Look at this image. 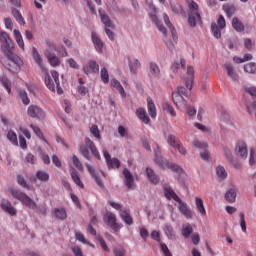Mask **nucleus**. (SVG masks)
Returning a JSON list of instances; mask_svg holds the SVG:
<instances>
[{
  "label": "nucleus",
  "mask_w": 256,
  "mask_h": 256,
  "mask_svg": "<svg viewBox=\"0 0 256 256\" xmlns=\"http://www.w3.org/2000/svg\"><path fill=\"white\" fill-rule=\"evenodd\" d=\"M0 41L4 43L1 46V51L6 55L7 60H1L2 65L10 71V73H19L21 71V65H23V60L17 54L13 53L15 46L13 45V40L9 37L6 32H0Z\"/></svg>",
  "instance_id": "nucleus-1"
},
{
  "label": "nucleus",
  "mask_w": 256,
  "mask_h": 256,
  "mask_svg": "<svg viewBox=\"0 0 256 256\" xmlns=\"http://www.w3.org/2000/svg\"><path fill=\"white\" fill-rule=\"evenodd\" d=\"M32 57L41 73L44 74V83L47 89H49V91H55V84L53 83V78L49 75V69H47V66L43 63V57H41V54H39V51H37L35 47L32 49Z\"/></svg>",
  "instance_id": "nucleus-2"
},
{
  "label": "nucleus",
  "mask_w": 256,
  "mask_h": 256,
  "mask_svg": "<svg viewBox=\"0 0 256 256\" xmlns=\"http://www.w3.org/2000/svg\"><path fill=\"white\" fill-rule=\"evenodd\" d=\"M154 153H155L154 161L156 165L160 167V169H162L163 171H165V169H170V171H174V173H178L179 175L183 173V169L181 166H179L176 163L169 162V160L161 156V148H159V145H157L156 149H154Z\"/></svg>",
  "instance_id": "nucleus-3"
},
{
  "label": "nucleus",
  "mask_w": 256,
  "mask_h": 256,
  "mask_svg": "<svg viewBox=\"0 0 256 256\" xmlns=\"http://www.w3.org/2000/svg\"><path fill=\"white\" fill-rule=\"evenodd\" d=\"M189 14H188V24L190 27H196L197 21H201V14H199V4L194 0H186Z\"/></svg>",
  "instance_id": "nucleus-4"
},
{
  "label": "nucleus",
  "mask_w": 256,
  "mask_h": 256,
  "mask_svg": "<svg viewBox=\"0 0 256 256\" xmlns=\"http://www.w3.org/2000/svg\"><path fill=\"white\" fill-rule=\"evenodd\" d=\"M10 193L14 199L22 202V205L28 207V209H37V203L31 199L27 194L17 189H10Z\"/></svg>",
  "instance_id": "nucleus-5"
},
{
  "label": "nucleus",
  "mask_w": 256,
  "mask_h": 256,
  "mask_svg": "<svg viewBox=\"0 0 256 256\" xmlns=\"http://www.w3.org/2000/svg\"><path fill=\"white\" fill-rule=\"evenodd\" d=\"M28 117L32 119H45V111L39 105L31 104L27 109Z\"/></svg>",
  "instance_id": "nucleus-6"
},
{
  "label": "nucleus",
  "mask_w": 256,
  "mask_h": 256,
  "mask_svg": "<svg viewBox=\"0 0 256 256\" xmlns=\"http://www.w3.org/2000/svg\"><path fill=\"white\" fill-rule=\"evenodd\" d=\"M104 223H106V225H108V227H111L115 233L119 232V230L121 229V225H119L117 223V217L115 216V214H113L112 212H107L104 215Z\"/></svg>",
  "instance_id": "nucleus-7"
},
{
  "label": "nucleus",
  "mask_w": 256,
  "mask_h": 256,
  "mask_svg": "<svg viewBox=\"0 0 256 256\" xmlns=\"http://www.w3.org/2000/svg\"><path fill=\"white\" fill-rule=\"evenodd\" d=\"M103 155L106 159L108 169H119L121 167V161L117 158H111V154L107 150H103Z\"/></svg>",
  "instance_id": "nucleus-8"
},
{
  "label": "nucleus",
  "mask_w": 256,
  "mask_h": 256,
  "mask_svg": "<svg viewBox=\"0 0 256 256\" xmlns=\"http://www.w3.org/2000/svg\"><path fill=\"white\" fill-rule=\"evenodd\" d=\"M176 203H178V209L181 215H183L186 219H193V211L189 209L187 203L183 202L181 198Z\"/></svg>",
  "instance_id": "nucleus-9"
},
{
  "label": "nucleus",
  "mask_w": 256,
  "mask_h": 256,
  "mask_svg": "<svg viewBox=\"0 0 256 256\" xmlns=\"http://www.w3.org/2000/svg\"><path fill=\"white\" fill-rule=\"evenodd\" d=\"M85 166L98 187H100V189H104L105 184H103V181L99 177V172L95 171V168H93V166H91L90 164H85Z\"/></svg>",
  "instance_id": "nucleus-10"
},
{
  "label": "nucleus",
  "mask_w": 256,
  "mask_h": 256,
  "mask_svg": "<svg viewBox=\"0 0 256 256\" xmlns=\"http://www.w3.org/2000/svg\"><path fill=\"white\" fill-rule=\"evenodd\" d=\"M44 55H45L49 65H51V67H59V65H61V59H59V57H57V55H55V53H53L49 50H45Z\"/></svg>",
  "instance_id": "nucleus-11"
},
{
  "label": "nucleus",
  "mask_w": 256,
  "mask_h": 256,
  "mask_svg": "<svg viewBox=\"0 0 256 256\" xmlns=\"http://www.w3.org/2000/svg\"><path fill=\"white\" fill-rule=\"evenodd\" d=\"M195 79V68L193 66L187 67V77L185 80L186 87L190 91L193 89V80Z\"/></svg>",
  "instance_id": "nucleus-12"
},
{
  "label": "nucleus",
  "mask_w": 256,
  "mask_h": 256,
  "mask_svg": "<svg viewBox=\"0 0 256 256\" xmlns=\"http://www.w3.org/2000/svg\"><path fill=\"white\" fill-rule=\"evenodd\" d=\"M150 18L152 23H154L159 30L160 33L163 35H167V28L161 24V21H159V18H157V9L154 8V14H150Z\"/></svg>",
  "instance_id": "nucleus-13"
},
{
  "label": "nucleus",
  "mask_w": 256,
  "mask_h": 256,
  "mask_svg": "<svg viewBox=\"0 0 256 256\" xmlns=\"http://www.w3.org/2000/svg\"><path fill=\"white\" fill-rule=\"evenodd\" d=\"M1 209H3V211L8 213V215H11L12 217H14V215H17V209H15V207H13V205H11V202H9V200L7 199H2Z\"/></svg>",
  "instance_id": "nucleus-14"
},
{
  "label": "nucleus",
  "mask_w": 256,
  "mask_h": 256,
  "mask_svg": "<svg viewBox=\"0 0 256 256\" xmlns=\"http://www.w3.org/2000/svg\"><path fill=\"white\" fill-rule=\"evenodd\" d=\"M235 153L240 155L242 159H247L248 151L247 144L244 141H239L235 147Z\"/></svg>",
  "instance_id": "nucleus-15"
},
{
  "label": "nucleus",
  "mask_w": 256,
  "mask_h": 256,
  "mask_svg": "<svg viewBox=\"0 0 256 256\" xmlns=\"http://www.w3.org/2000/svg\"><path fill=\"white\" fill-rule=\"evenodd\" d=\"M235 153L240 155L242 159H247L248 151L247 144L244 141H239L235 147Z\"/></svg>",
  "instance_id": "nucleus-16"
},
{
  "label": "nucleus",
  "mask_w": 256,
  "mask_h": 256,
  "mask_svg": "<svg viewBox=\"0 0 256 256\" xmlns=\"http://www.w3.org/2000/svg\"><path fill=\"white\" fill-rule=\"evenodd\" d=\"M83 71L86 75H91V73H99V64L95 60H90L88 65L83 67Z\"/></svg>",
  "instance_id": "nucleus-17"
},
{
  "label": "nucleus",
  "mask_w": 256,
  "mask_h": 256,
  "mask_svg": "<svg viewBox=\"0 0 256 256\" xmlns=\"http://www.w3.org/2000/svg\"><path fill=\"white\" fill-rule=\"evenodd\" d=\"M85 145L86 147H88V149H90L92 155H94V157L98 159V161H101V154H99L97 146H95V143L92 142L90 138H85Z\"/></svg>",
  "instance_id": "nucleus-18"
},
{
  "label": "nucleus",
  "mask_w": 256,
  "mask_h": 256,
  "mask_svg": "<svg viewBox=\"0 0 256 256\" xmlns=\"http://www.w3.org/2000/svg\"><path fill=\"white\" fill-rule=\"evenodd\" d=\"M164 195L168 201H171L173 199L174 201L178 202L181 198L175 193V190L171 188L169 185H164Z\"/></svg>",
  "instance_id": "nucleus-19"
},
{
  "label": "nucleus",
  "mask_w": 256,
  "mask_h": 256,
  "mask_svg": "<svg viewBox=\"0 0 256 256\" xmlns=\"http://www.w3.org/2000/svg\"><path fill=\"white\" fill-rule=\"evenodd\" d=\"M51 75H52L53 83H54V91L53 92H55V87H56L58 95H63V89L61 88V82L59 80V72H57L56 70H52Z\"/></svg>",
  "instance_id": "nucleus-20"
},
{
  "label": "nucleus",
  "mask_w": 256,
  "mask_h": 256,
  "mask_svg": "<svg viewBox=\"0 0 256 256\" xmlns=\"http://www.w3.org/2000/svg\"><path fill=\"white\" fill-rule=\"evenodd\" d=\"M123 175L125 177V185L128 189H133V183H135V178L129 169L125 168L123 170Z\"/></svg>",
  "instance_id": "nucleus-21"
},
{
  "label": "nucleus",
  "mask_w": 256,
  "mask_h": 256,
  "mask_svg": "<svg viewBox=\"0 0 256 256\" xmlns=\"http://www.w3.org/2000/svg\"><path fill=\"white\" fill-rule=\"evenodd\" d=\"M147 109L150 117L155 119L157 117V107L155 106V102H153L151 97L147 98Z\"/></svg>",
  "instance_id": "nucleus-22"
},
{
  "label": "nucleus",
  "mask_w": 256,
  "mask_h": 256,
  "mask_svg": "<svg viewBox=\"0 0 256 256\" xmlns=\"http://www.w3.org/2000/svg\"><path fill=\"white\" fill-rule=\"evenodd\" d=\"M149 75L150 77H154V79L159 78V75H161V69L159 68V65H157V63L150 62Z\"/></svg>",
  "instance_id": "nucleus-23"
},
{
  "label": "nucleus",
  "mask_w": 256,
  "mask_h": 256,
  "mask_svg": "<svg viewBox=\"0 0 256 256\" xmlns=\"http://www.w3.org/2000/svg\"><path fill=\"white\" fill-rule=\"evenodd\" d=\"M129 69H130V73H132L133 75H137V71H139V69H141V62H139L135 58H130L129 59Z\"/></svg>",
  "instance_id": "nucleus-24"
},
{
  "label": "nucleus",
  "mask_w": 256,
  "mask_h": 256,
  "mask_svg": "<svg viewBox=\"0 0 256 256\" xmlns=\"http://www.w3.org/2000/svg\"><path fill=\"white\" fill-rule=\"evenodd\" d=\"M146 175L150 183H153V185H158L159 176L155 173V171L152 168H146Z\"/></svg>",
  "instance_id": "nucleus-25"
},
{
  "label": "nucleus",
  "mask_w": 256,
  "mask_h": 256,
  "mask_svg": "<svg viewBox=\"0 0 256 256\" xmlns=\"http://www.w3.org/2000/svg\"><path fill=\"white\" fill-rule=\"evenodd\" d=\"M224 67L227 71L228 77H230V79H232V81H239V74H237L233 65L225 64Z\"/></svg>",
  "instance_id": "nucleus-26"
},
{
  "label": "nucleus",
  "mask_w": 256,
  "mask_h": 256,
  "mask_svg": "<svg viewBox=\"0 0 256 256\" xmlns=\"http://www.w3.org/2000/svg\"><path fill=\"white\" fill-rule=\"evenodd\" d=\"M136 115L140 119V121L145 123V125H149L150 119L149 116H147V111L145 110V108H138L136 110Z\"/></svg>",
  "instance_id": "nucleus-27"
},
{
  "label": "nucleus",
  "mask_w": 256,
  "mask_h": 256,
  "mask_svg": "<svg viewBox=\"0 0 256 256\" xmlns=\"http://www.w3.org/2000/svg\"><path fill=\"white\" fill-rule=\"evenodd\" d=\"M92 41L94 43V47L98 53H103V41L99 38V36L95 33H92Z\"/></svg>",
  "instance_id": "nucleus-28"
},
{
  "label": "nucleus",
  "mask_w": 256,
  "mask_h": 256,
  "mask_svg": "<svg viewBox=\"0 0 256 256\" xmlns=\"http://www.w3.org/2000/svg\"><path fill=\"white\" fill-rule=\"evenodd\" d=\"M101 21L105 25L106 28L114 29L115 25L113 24V21H111V18L105 12L99 11Z\"/></svg>",
  "instance_id": "nucleus-29"
},
{
  "label": "nucleus",
  "mask_w": 256,
  "mask_h": 256,
  "mask_svg": "<svg viewBox=\"0 0 256 256\" xmlns=\"http://www.w3.org/2000/svg\"><path fill=\"white\" fill-rule=\"evenodd\" d=\"M111 87L119 91L120 95L122 97H127V94L125 93V89L123 88V85H121V82L117 79H112L110 82Z\"/></svg>",
  "instance_id": "nucleus-30"
},
{
  "label": "nucleus",
  "mask_w": 256,
  "mask_h": 256,
  "mask_svg": "<svg viewBox=\"0 0 256 256\" xmlns=\"http://www.w3.org/2000/svg\"><path fill=\"white\" fill-rule=\"evenodd\" d=\"M120 217L126 225H132L133 224V217H131V214L129 213V211H127V209H124V210L120 211Z\"/></svg>",
  "instance_id": "nucleus-31"
},
{
  "label": "nucleus",
  "mask_w": 256,
  "mask_h": 256,
  "mask_svg": "<svg viewBox=\"0 0 256 256\" xmlns=\"http://www.w3.org/2000/svg\"><path fill=\"white\" fill-rule=\"evenodd\" d=\"M225 199L228 203H235V200L237 199V190L235 188L229 189L225 193Z\"/></svg>",
  "instance_id": "nucleus-32"
},
{
  "label": "nucleus",
  "mask_w": 256,
  "mask_h": 256,
  "mask_svg": "<svg viewBox=\"0 0 256 256\" xmlns=\"http://www.w3.org/2000/svg\"><path fill=\"white\" fill-rule=\"evenodd\" d=\"M182 236L185 239H189V237L191 236V234L193 233V225L189 224V223H185L182 225Z\"/></svg>",
  "instance_id": "nucleus-33"
},
{
  "label": "nucleus",
  "mask_w": 256,
  "mask_h": 256,
  "mask_svg": "<svg viewBox=\"0 0 256 256\" xmlns=\"http://www.w3.org/2000/svg\"><path fill=\"white\" fill-rule=\"evenodd\" d=\"M53 215L56 219H60V221L67 219V211H65L63 208H55L53 210Z\"/></svg>",
  "instance_id": "nucleus-34"
},
{
  "label": "nucleus",
  "mask_w": 256,
  "mask_h": 256,
  "mask_svg": "<svg viewBox=\"0 0 256 256\" xmlns=\"http://www.w3.org/2000/svg\"><path fill=\"white\" fill-rule=\"evenodd\" d=\"M70 175L72 177V180L74 181L75 184L78 185V187H80L81 189L85 188V185L81 181V177H79V174H77V170L72 169L70 172Z\"/></svg>",
  "instance_id": "nucleus-35"
},
{
  "label": "nucleus",
  "mask_w": 256,
  "mask_h": 256,
  "mask_svg": "<svg viewBox=\"0 0 256 256\" xmlns=\"http://www.w3.org/2000/svg\"><path fill=\"white\" fill-rule=\"evenodd\" d=\"M232 27L238 33H241V31H245V26L243 25V22H241V20H239V18H237V17L233 18Z\"/></svg>",
  "instance_id": "nucleus-36"
},
{
  "label": "nucleus",
  "mask_w": 256,
  "mask_h": 256,
  "mask_svg": "<svg viewBox=\"0 0 256 256\" xmlns=\"http://www.w3.org/2000/svg\"><path fill=\"white\" fill-rule=\"evenodd\" d=\"M14 37L20 49H22V51H25V42L23 41V36L21 35V32L19 30H14Z\"/></svg>",
  "instance_id": "nucleus-37"
},
{
  "label": "nucleus",
  "mask_w": 256,
  "mask_h": 256,
  "mask_svg": "<svg viewBox=\"0 0 256 256\" xmlns=\"http://www.w3.org/2000/svg\"><path fill=\"white\" fill-rule=\"evenodd\" d=\"M196 209L203 216L207 215V210H205V205L203 204V199L196 197L195 198Z\"/></svg>",
  "instance_id": "nucleus-38"
},
{
  "label": "nucleus",
  "mask_w": 256,
  "mask_h": 256,
  "mask_svg": "<svg viewBox=\"0 0 256 256\" xmlns=\"http://www.w3.org/2000/svg\"><path fill=\"white\" fill-rule=\"evenodd\" d=\"M222 9L226 13L227 17H233V15H235V11H237V8H235V5L233 4L223 5Z\"/></svg>",
  "instance_id": "nucleus-39"
},
{
  "label": "nucleus",
  "mask_w": 256,
  "mask_h": 256,
  "mask_svg": "<svg viewBox=\"0 0 256 256\" xmlns=\"http://www.w3.org/2000/svg\"><path fill=\"white\" fill-rule=\"evenodd\" d=\"M167 143L170 145V147H173V149H176L177 146L181 143L179 138L175 137L173 134H169L167 138Z\"/></svg>",
  "instance_id": "nucleus-40"
},
{
  "label": "nucleus",
  "mask_w": 256,
  "mask_h": 256,
  "mask_svg": "<svg viewBox=\"0 0 256 256\" xmlns=\"http://www.w3.org/2000/svg\"><path fill=\"white\" fill-rule=\"evenodd\" d=\"M162 109L163 111H166L171 115V117H177V112H175V109L173 106L169 104V102L165 101L162 103Z\"/></svg>",
  "instance_id": "nucleus-41"
},
{
  "label": "nucleus",
  "mask_w": 256,
  "mask_h": 256,
  "mask_svg": "<svg viewBox=\"0 0 256 256\" xmlns=\"http://www.w3.org/2000/svg\"><path fill=\"white\" fill-rule=\"evenodd\" d=\"M30 127L32 128L33 132L35 133V135L38 139H41L42 141H44V143H47V139H45L43 132H41V128H39L38 126H35L33 124H31Z\"/></svg>",
  "instance_id": "nucleus-42"
},
{
  "label": "nucleus",
  "mask_w": 256,
  "mask_h": 256,
  "mask_svg": "<svg viewBox=\"0 0 256 256\" xmlns=\"http://www.w3.org/2000/svg\"><path fill=\"white\" fill-rule=\"evenodd\" d=\"M163 231L165 235L168 237V239H175V230H173V226L165 225L163 227Z\"/></svg>",
  "instance_id": "nucleus-43"
},
{
  "label": "nucleus",
  "mask_w": 256,
  "mask_h": 256,
  "mask_svg": "<svg viewBox=\"0 0 256 256\" xmlns=\"http://www.w3.org/2000/svg\"><path fill=\"white\" fill-rule=\"evenodd\" d=\"M163 18H164V23L170 29L172 36L175 37V35L177 34V31L175 30V27L171 23V20H169V16L167 14H164Z\"/></svg>",
  "instance_id": "nucleus-44"
},
{
  "label": "nucleus",
  "mask_w": 256,
  "mask_h": 256,
  "mask_svg": "<svg viewBox=\"0 0 256 256\" xmlns=\"http://www.w3.org/2000/svg\"><path fill=\"white\" fill-rule=\"evenodd\" d=\"M172 100H173V103L176 105V107H179V105H181L185 101V98H183L181 94L173 92Z\"/></svg>",
  "instance_id": "nucleus-45"
},
{
  "label": "nucleus",
  "mask_w": 256,
  "mask_h": 256,
  "mask_svg": "<svg viewBox=\"0 0 256 256\" xmlns=\"http://www.w3.org/2000/svg\"><path fill=\"white\" fill-rule=\"evenodd\" d=\"M1 84L6 88L7 93H11V80L7 76L0 77Z\"/></svg>",
  "instance_id": "nucleus-46"
},
{
  "label": "nucleus",
  "mask_w": 256,
  "mask_h": 256,
  "mask_svg": "<svg viewBox=\"0 0 256 256\" xmlns=\"http://www.w3.org/2000/svg\"><path fill=\"white\" fill-rule=\"evenodd\" d=\"M12 15L15 17L16 21L20 25H25V19L23 18V15H21V12L15 8L12 9Z\"/></svg>",
  "instance_id": "nucleus-47"
},
{
  "label": "nucleus",
  "mask_w": 256,
  "mask_h": 256,
  "mask_svg": "<svg viewBox=\"0 0 256 256\" xmlns=\"http://www.w3.org/2000/svg\"><path fill=\"white\" fill-rule=\"evenodd\" d=\"M18 95H19L23 105H29V103H31V100L29 99V96L27 95V91L19 90Z\"/></svg>",
  "instance_id": "nucleus-48"
},
{
  "label": "nucleus",
  "mask_w": 256,
  "mask_h": 256,
  "mask_svg": "<svg viewBox=\"0 0 256 256\" xmlns=\"http://www.w3.org/2000/svg\"><path fill=\"white\" fill-rule=\"evenodd\" d=\"M7 139L12 145H19V142L17 141V133H15V131L9 130L7 133Z\"/></svg>",
  "instance_id": "nucleus-49"
},
{
  "label": "nucleus",
  "mask_w": 256,
  "mask_h": 256,
  "mask_svg": "<svg viewBox=\"0 0 256 256\" xmlns=\"http://www.w3.org/2000/svg\"><path fill=\"white\" fill-rule=\"evenodd\" d=\"M221 29L222 28L217 26V23L211 24V31H212L215 39H221Z\"/></svg>",
  "instance_id": "nucleus-50"
},
{
  "label": "nucleus",
  "mask_w": 256,
  "mask_h": 256,
  "mask_svg": "<svg viewBox=\"0 0 256 256\" xmlns=\"http://www.w3.org/2000/svg\"><path fill=\"white\" fill-rule=\"evenodd\" d=\"M36 178L39 180V181H42L44 183H46V181H49V173L45 172V171H37L36 173Z\"/></svg>",
  "instance_id": "nucleus-51"
},
{
  "label": "nucleus",
  "mask_w": 256,
  "mask_h": 256,
  "mask_svg": "<svg viewBox=\"0 0 256 256\" xmlns=\"http://www.w3.org/2000/svg\"><path fill=\"white\" fill-rule=\"evenodd\" d=\"M245 73L255 74L256 73V63L250 62L244 65Z\"/></svg>",
  "instance_id": "nucleus-52"
},
{
  "label": "nucleus",
  "mask_w": 256,
  "mask_h": 256,
  "mask_svg": "<svg viewBox=\"0 0 256 256\" xmlns=\"http://www.w3.org/2000/svg\"><path fill=\"white\" fill-rule=\"evenodd\" d=\"M80 85L78 86V93L82 96L85 97L87 93H89V88L83 86V79H79Z\"/></svg>",
  "instance_id": "nucleus-53"
},
{
  "label": "nucleus",
  "mask_w": 256,
  "mask_h": 256,
  "mask_svg": "<svg viewBox=\"0 0 256 256\" xmlns=\"http://www.w3.org/2000/svg\"><path fill=\"white\" fill-rule=\"evenodd\" d=\"M90 133L95 137V139L101 140V132L99 131V126L92 125L90 127Z\"/></svg>",
  "instance_id": "nucleus-54"
},
{
  "label": "nucleus",
  "mask_w": 256,
  "mask_h": 256,
  "mask_svg": "<svg viewBox=\"0 0 256 256\" xmlns=\"http://www.w3.org/2000/svg\"><path fill=\"white\" fill-rule=\"evenodd\" d=\"M79 153L82 154L84 159H87L88 161L91 160V156L89 155V150L87 149V146L80 145L79 147Z\"/></svg>",
  "instance_id": "nucleus-55"
},
{
  "label": "nucleus",
  "mask_w": 256,
  "mask_h": 256,
  "mask_svg": "<svg viewBox=\"0 0 256 256\" xmlns=\"http://www.w3.org/2000/svg\"><path fill=\"white\" fill-rule=\"evenodd\" d=\"M187 64V61L185 59H181L180 62H174L172 64V71H178L179 67H182V69H185V65Z\"/></svg>",
  "instance_id": "nucleus-56"
},
{
  "label": "nucleus",
  "mask_w": 256,
  "mask_h": 256,
  "mask_svg": "<svg viewBox=\"0 0 256 256\" xmlns=\"http://www.w3.org/2000/svg\"><path fill=\"white\" fill-rule=\"evenodd\" d=\"M216 173L220 179H227V170H225V167L218 166L216 168Z\"/></svg>",
  "instance_id": "nucleus-57"
},
{
  "label": "nucleus",
  "mask_w": 256,
  "mask_h": 256,
  "mask_svg": "<svg viewBox=\"0 0 256 256\" xmlns=\"http://www.w3.org/2000/svg\"><path fill=\"white\" fill-rule=\"evenodd\" d=\"M72 162L74 167H76L78 171H83V164L81 163V160H79V157H77L76 155H73Z\"/></svg>",
  "instance_id": "nucleus-58"
},
{
  "label": "nucleus",
  "mask_w": 256,
  "mask_h": 256,
  "mask_svg": "<svg viewBox=\"0 0 256 256\" xmlns=\"http://www.w3.org/2000/svg\"><path fill=\"white\" fill-rule=\"evenodd\" d=\"M100 77H101L103 83H109V72L107 71V68L101 69Z\"/></svg>",
  "instance_id": "nucleus-59"
},
{
  "label": "nucleus",
  "mask_w": 256,
  "mask_h": 256,
  "mask_svg": "<svg viewBox=\"0 0 256 256\" xmlns=\"http://www.w3.org/2000/svg\"><path fill=\"white\" fill-rule=\"evenodd\" d=\"M239 217H240V227H241L243 233H247V224L245 222V214L240 213Z\"/></svg>",
  "instance_id": "nucleus-60"
},
{
  "label": "nucleus",
  "mask_w": 256,
  "mask_h": 256,
  "mask_svg": "<svg viewBox=\"0 0 256 256\" xmlns=\"http://www.w3.org/2000/svg\"><path fill=\"white\" fill-rule=\"evenodd\" d=\"M118 133H119L120 137L125 138V139H129V131H127L125 129V126H119L118 127Z\"/></svg>",
  "instance_id": "nucleus-61"
},
{
  "label": "nucleus",
  "mask_w": 256,
  "mask_h": 256,
  "mask_svg": "<svg viewBox=\"0 0 256 256\" xmlns=\"http://www.w3.org/2000/svg\"><path fill=\"white\" fill-rule=\"evenodd\" d=\"M46 47V51H50V53H52V51H57V45L51 40H46Z\"/></svg>",
  "instance_id": "nucleus-62"
},
{
  "label": "nucleus",
  "mask_w": 256,
  "mask_h": 256,
  "mask_svg": "<svg viewBox=\"0 0 256 256\" xmlns=\"http://www.w3.org/2000/svg\"><path fill=\"white\" fill-rule=\"evenodd\" d=\"M191 241H192L193 245H199V243L201 242V237L199 236V233L194 232L191 235Z\"/></svg>",
  "instance_id": "nucleus-63"
},
{
  "label": "nucleus",
  "mask_w": 256,
  "mask_h": 256,
  "mask_svg": "<svg viewBox=\"0 0 256 256\" xmlns=\"http://www.w3.org/2000/svg\"><path fill=\"white\" fill-rule=\"evenodd\" d=\"M245 91H246V93L251 95V97L256 99V87H254V86L245 87Z\"/></svg>",
  "instance_id": "nucleus-64"
}]
</instances>
